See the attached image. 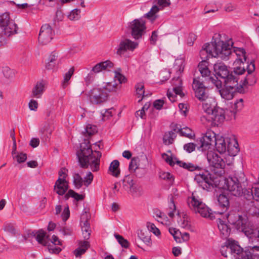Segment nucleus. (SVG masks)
I'll list each match as a JSON object with an SVG mask.
<instances>
[{
    "label": "nucleus",
    "instance_id": "obj_49",
    "mask_svg": "<svg viewBox=\"0 0 259 259\" xmlns=\"http://www.w3.org/2000/svg\"><path fill=\"white\" fill-rule=\"evenodd\" d=\"M114 73V80L112 81L116 82V84H118V88L119 89L120 87V84L124 82L125 78L118 71H115Z\"/></svg>",
    "mask_w": 259,
    "mask_h": 259
},
{
    "label": "nucleus",
    "instance_id": "obj_38",
    "mask_svg": "<svg viewBox=\"0 0 259 259\" xmlns=\"http://www.w3.org/2000/svg\"><path fill=\"white\" fill-rule=\"evenodd\" d=\"M176 137V134L175 132L172 131L166 132L163 137V143L166 145L171 144Z\"/></svg>",
    "mask_w": 259,
    "mask_h": 259
},
{
    "label": "nucleus",
    "instance_id": "obj_17",
    "mask_svg": "<svg viewBox=\"0 0 259 259\" xmlns=\"http://www.w3.org/2000/svg\"><path fill=\"white\" fill-rule=\"evenodd\" d=\"M53 36V31L52 27L48 24H45L40 28L38 38V41L41 45H47L51 41Z\"/></svg>",
    "mask_w": 259,
    "mask_h": 259
},
{
    "label": "nucleus",
    "instance_id": "obj_12",
    "mask_svg": "<svg viewBox=\"0 0 259 259\" xmlns=\"http://www.w3.org/2000/svg\"><path fill=\"white\" fill-rule=\"evenodd\" d=\"M231 143L233 144L234 148L236 149V151L238 152V144L237 141L234 138L232 140L228 138L225 139L223 137L217 135L214 143L217 150L221 154H222L225 153L227 149L228 151L230 150Z\"/></svg>",
    "mask_w": 259,
    "mask_h": 259
},
{
    "label": "nucleus",
    "instance_id": "obj_19",
    "mask_svg": "<svg viewBox=\"0 0 259 259\" xmlns=\"http://www.w3.org/2000/svg\"><path fill=\"white\" fill-rule=\"evenodd\" d=\"M156 1L158 6L156 5L153 6L150 11L144 15L145 17L148 18L152 22L154 21L156 19L157 17L156 14L158 13L160 10L169 6L170 4L169 0Z\"/></svg>",
    "mask_w": 259,
    "mask_h": 259
},
{
    "label": "nucleus",
    "instance_id": "obj_54",
    "mask_svg": "<svg viewBox=\"0 0 259 259\" xmlns=\"http://www.w3.org/2000/svg\"><path fill=\"white\" fill-rule=\"evenodd\" d=\"M179 132L181 135L189 138H192L194 136V134L192 130L190 128L187 127L181 128L179 131Z\"/></svg>",
    "mask_w": 259,
    "mask_h": 259
},
{
    "label": "nucleus",
    "instance_id": "obj_29",
    "mask_svg": "<svg viewBox=\"0 0 259 259\" xmlns=\"http://www.w3.org/2000/svg\"><path fill=\"white\" fill-rule=\"evenodd\" d=\"M45 88L44 81L37 82L32 90V96L36 98H40L43 94Z\"/></svg>",
    "mask_w": 259,
    "mask_h": 259
},
{
    "label": "nucleus",
    "instance_id": "obj_39",
    "mask_svg": "<svg viewBox=\"0 0 259 259\" xmlns=\"http://www.w3.org/2000/svg\"><path fill=\"white\" fill-rule=\"evenodd\" d=\"M35 237L39 244L43 246L48 245V242L46 240V238L48 237L46 236V233L44 231L42 230L37 231L35 235Z\"/></svg>",
    "mask_w": 259,
    "mask_h": 259
},
{
    "label": "nucleus",
    "instance_id": "obj_25",
    "mask_svg": "<svg viewBox=\"0 0 259 259\" xmlns=\"http://www.w3.org/2000/svg\"><path fill=\"white\" fill-rule=\"evenodd\" d=\"M199 100L203 102L202 109L204 112L207 114V116L218 107L215 99L209 97L208 95L206 96V98Z\"/></svg>",
    "mask_w": 259,
    "mask_h": 259
},
{
    "label": "nucleus",
    "instance_id": "obj_3",
    "mask_svg": "<svg viewBox=\"0 0 259 259\" xmlns=\"http://www.w3.org/2000/svg\"><path fill=\"white\" fill-rule=\"evenodd\" d=\"M118 89V84L115 81L104 82L101 87L92 90L91 101L94 104L103 102L106 100L109 93L116 92Z\"/></svg>",
    "mask_w": 259,
    "mask_h": 259
},
{
    "label": "nucleus",
    "instance_id": "obj_51",
    "mask_svg": "<svg viewBox=\"0 0 259 259\" xmlns=\"http://www.w3.org/2000/svg\"><path fill=\"white\" fill-rule=\"evenodd\" d=\"M139 165V159L138 158L134 157L132 159L129 165V170L131 172H135L138 169Z\"/></svg>",
    "mask_w": 259,
    "mask_h": 259
},
{
    "label": "nucleus",
    "instance_id": "obj_15",
    "mask_svg": "<svg viewBox=\"0 0 259 259\" xmlns=\"http://www.w3.org/2000/svg\"><path fill=\"white\" fill-rule=\"evenodd\" d=\"M255 69V64L254 61H251L248 65L247 67V74L244 77L243 80L240 81V86L241 88L243 86L253 85L256 82V77L255 75L253 73Z\"/></svg>",
    "mask_w": 259,
    "mask_h": 259
},
{
    "label": "nucleus",
    "instance_id": "obj_6",
    "mask_svg": "<svg viewBox=\"0 0 259 259\" xmlns=\"http://www.w3.org/2000/svg\"><path fill=\"white\" fill-rule=\"evenodd\" d=\"M225 244L229 248V253H232L238 255L239 259H242L243 257L246 256L244 253L246 252L249 254V259H252L254 255H256L254 253V252L255 251H259V245L249 246L247 250L243 251L242 249L238 244L237 242L231 238L228 239Z\"/></svg>",
    "mask_w": 259,
    "mask_h": 259
},
{
    "label": "nucleus",
    "instance_id": "obj_35",
    "mask_svg": "<svg viewBox=\"0 0 259 259\" xmlns=\"http://www.w3.org/2000/svg\"><path fill=\"white\" fill-rule=\"evenodd\" d=\"M198 70L203 77L209 76L210 74V71L208 68V62L205 60L200 62L198 65Z\"/></svg>",
    "mask_w": 259,
    "mask_h": 259
},
{
    "label": "nucleus",
    "instance_id": "obj_8",
    "mask_svg": "<svg viewBox=\"0 0 259 259\" xmlns=\"http://www.w3.org/2000/svg\"><path fill=\"white\" fill-rule=\"evenodd\" d=\"M0 27L6 36H9L17 33V26L7 13L0 15Z\"/></svg>",
    "mask_w": 259,
    "mask_h": 259
},
{
    "label": "nucleus",
    "instance_id": "obj_61",
    "mask_svg": "<svg viewBox=\"0 0 259 259\" xmlns=\"http://www.w3.org/2000/svg\"><path fill=\"white\" fill-rule=\"evenodd\" d=\"M93 175L91 172H88L85 177H84L83 179L84 185L88 187L93 181Z\"/></svg>",
    "mask_w": 259,
    "mask_h": 259
},
{
    "label": "nucleus",
    "instance_id": "obj_10",
    "mask_svg": "<svg viewBox=\"0 0 259 259\" xmlns=\"http://www.w3.org/2000/svg\"><path fill=\"white\" fill-rule=\"evenodd\" d=\"M68 170L62 168L59 171V178L56 181L54 190L59 195H64L68 189V183L66 180Z\"/></svg>",
    "mask_w": 259,
    "mask_h": 259
},
{
    "label": "nucleus",
    "instance_id": "obj_36",
    "mask_svg": "<svg viewBox=\"0 0 259 259\" xmlns=\"http://www.w3.org/2000/svg\"><path fill=\"white\" fill-rule=\"evenodd\" d=\"M90 246L89 242L87 240L80 241L79 243V247L76 249L74 251L75 256L78 257L83 254L90 247Z\"/></svg>",
    "mask_w": 259,
    "mask_h": 259
},
{
    "label": "nucleus",
    "instance_id": "obj_48",
    "mask_svg": "<svg viewBox=\"0 0 259 259\" xmlns=\"http://www.w3.org/2000/svg\"><path fill=\"white\" fill-rule=\"evenodd\" d=\"M218 201L220 206L227 209L229 205V201L228 198L223 194H221L219 196Z\"/></svg>",
    "mask_w": 259,
    "mask_h": 259
},
{
    "label": "nucleus",
    "instance_id": "obj_28",
    "mask_svg": "<svg viewBox=\"0 0 259 259\" xmlns=\"http://www.w3.org/2000/svg\"><path fill=\"white\" fill-rule=\"evenodd\" d=\"M113 66V64L112 62L106 60L99 62L94 66L92 68V71L97 74L103 71L109 70Z\"/></svg>",
    "mask_w": 259,
    "mask_h": 259
},
{
    "label": "nucleus",
    "instance_id": "obj_56",
    "mask_svg": "<svg viewBox=\"0 0 259 259\" xmlns=\"http://www.w3.org/2000/svg\"><path fill=\"white\" fill-rule=\"evenodd\" d=\"M114 236L119 242V243L123 247L127 248L129 245L128 242L127 240L125 239L121 236L118 234H114Z\"/></svg>",
    "mask_w": 259,
    "mask_h": 259
},
{
    "label": "nucleus",
    "instance_id": "obj_33",
    "mask_svg": "<svg viewBox=\"0 0 259 259\" xmlns=\"http://www.w3.org/2000/svg\"><path fill=\"white\" fill-rule=\"evenodd\" d=\"M58 57V53L53 52L50 55L48 59V62L46 65V68L48 70H52L56 66V61Z\"/></svg>",
    "mask_w": 259,
    "mask_h": 259
},
{
    "label": "nucleus",
    "instance_id": "obj_50",
    "mask_svg": "<svg viewBox=\"0 0 259 259\" xmlns=\"http://www.w3.org/2000/svg\"><path fill=\"white\" fill-rule=\"evenodd\" d=\"M69 197L74 198L76 201L81 200L84 198L83 195L78 194L71 190H70L64 196L65 199H68Z\"/></svg>",
    "mask_w": 259,
    "mask_h": 259
},
{
    "label": "nucleus",
    "instance_id": "obj_16",
    "mask_svg": "<svg viewBox=\"0 0 259 259\" xmlns=\"http://www.w3.org/2000/svg\"><path fill=\"white\" fill-rule=\"evenodd\" d=\"M173 89L172 91L168 90L167 92V96L171 102L175 101L176 95H179L181 98L184 97L185 94L182 91V80L179 77L174 78L172 81Z\"/></svg>",
    "mask_w": 259,
    "mask_h": 259
},
{
    "label": "nucleus",
    "instance_id": "obj_22",
    "mask_svg": "<svg viewBox=\"0 0 259 259\" xmlns=\"http://www.w3.org/2000/svg\"><path fill=\"white\" fill-rule=\"evenodd\" d=\"M217 136L211 131H207L205 135L200 139V146L202 150H206L212 143H215Z\"/></svg>",
    "mask_w": 259,
    "mask_h": 259
},
{
    "label": "nucleus",
    "instance_id": "obj_53",
    "mask_svg": "<svg viewBox=\"0 0 259 259\" xmlns=\"http://www.w3.org/2000/svg\"><path fill=\"white\" fill-rule=\"evenodd\" d=\"M83 182V180L81 177L78 174H75L73 176V183L75 187L79 189L80 188Z\"/></svg>",
    "mask_w": 259,
    "mask_h": 259
},
{
    "label": "nucleus",
    "instance_id": "obj_21",
    "mask_svg": "<svg viewBox=\"0 0 259 259\" xmlns=\"http://www.w3.org/2000/svg\"><path fill=\"white\" fill-rule=\"evenodd\" d=\"M162 158L165 161L169 163L171 166H173L175 164H177L181 167H184L189 170L193 171L196 169L198 167L191 163L183 162L179 160H177L176 158L173 159L170 156L166 154H163Z\"/></svg>",
    "mask_w": 259,
    "mask_h": 259
},
{
    "label": "nucleus",
    "instance_id": "obj_60",
    "mask_svg": "<svg viewBox=\"0 0 259 259\" xmlns=\"http://www.w3.org/2000/svg\"><path fill=\"white\" fill-rule=\"evenodd\" d=\"M251 193V195H249V197H253L256 201H259V187H252Z\"/></svg>",
    "mask_w": 259,
    "mask_h": 259
},
{
    "label": "nucleus",
    "instance_id": "obj_55",
    "mask_svg": "<svg viewBox=\"0 0 259 259\" xmlns=\"http://www.w3.org/2000/svg\"><path fill=\"white\" fill-rule=\"evenodd\" d=\"M53 128L49 123H45L44 126L41 129V132L45 136H47L48 137L49 136L51 135L52 132H53Z\"/></svg>",
    "mask_w": 259,
    "mask_h": 259
},
{
    "label": "nucleus",
    "instance_id": "obj_57",
    "mask_svg": "<svg viewBox=\"0 0 259 259\" xmlns=\"http://www.w3.org/2000/svg\"><path fill=\"white\" fill-rule=\"evenodd\" d=\"M147 227L149 231L152 232L156 236H159L160 234L159 230L155 226V225L151 223H147Z\"/></svg>",
    "mask_w": 259,
    "mask_h": 259
},
{
    "label": "nucleus",
    "instance_id": "obj_43",
    "mask_svg": "<svg viewBox=\"0 0 259 259\" xmlns=\"http://www.w3.org/2000/svg\"><path fill=\"white\" fill-rule=\"evenodd\" d=\"M2 72L4 76L9 79L13 78L16 74L15 70L8 66L3 67Z\"/></svg>",
    "mask_w": 259,
    "mask_h": 259
},
{
    "label": "nucleus",
    "instance_id": "obj_62",
    "mask_svg": "<svg viewBox=\"0 0 259 259\" xmlns=\"http://www.w3.org/2000/svg\"><path fill=\"white\" fill-rule=\"evenodd\" d=\"M38 107V102L35 100L31 99L28 103L29 109L31 111H36Z\"/></svg>",
    "mask_w": 259,
    "mask_h": 259
},
{
    "label": "nucleus",
    "instance_id": "obj_41",
    "mask_svg": "<svg viewBox=\"0 0 259 259\" xmlns=\"http://www.w3.org/2000/svg\"><path fill=\"white\" fill-rule=\"evenodd\" d=\"M80 226L83 238L87 241L90 238L91 232L90 225L89 222H85V224H80Z\"/></svg>",
    "mask_w": 259,
    "mask_h": 259
},
{
    "label": "nucleus",
    "instance_id": "obj_23",
    "mask_svg": "<svg viewBox=\"0 0 259 259\" xmlns=\"http://www.w3.org/2000/svg\"><path fill=\"white\" fill-rule=\"evenodd\" d=\"M192 87L195 92L196 97L199 100L203 99L204 98H206V96H208L205 86L199 79H194Z\"/></svg>",
    "mask_w": 259,
    "mask_h": 259
},
{
    "label": "nucleus",
    "instance_id": "obj_31",
    "mask_svg": "<svg viewBox=\"0 0 259 259\" xmlns=\"http://www.w3.org/2000/svg\"><path fill=\"white\" fill-rule=\"evenodd\" d=\"M247 232L245 235L249 239L250 241L251 242H259V229H253L251 226L248 231Z\"/></svg>",
    "mask_w": 259,
    "mask_h": 259
},
{
    "label": "nucleus",
    "instance_id": "obj_14",
    "mask_svg": "<svg viewBox=\"0 0 259 259\" xmlns=\"http://www.w3.org/2000/svg\"><path fill=\"white\" fill-rule=\"evenodd\" d=\"M225 110L219 107L216 108L213 112L206 117L204 116L201 117V120L202 121H203V119L207 120L213 125H219L222 123L225 120Z\"/></svg>",
    "mask_w": 259,
    "mask_h": 259
},
{
    "label": "nucleus",
    "instance_id": "obj_37",
    "mask_svg": "<svg viewBox=\"0 0 259 259\" xmlns=\"http://www.w3.org/2000/svg\"><path fill=\"white\" fill-rule=\"evenodd\" d=\"M119 162L117 160H113L109 167V172L115 177H118L120 174Z\"/></svg>",
    "mask_w": 259,
    "mask_h": 259
},
{
    "label": "nucleus",
    "instance_id": "obj_2",
    "mask_svg": "<svg viewBox=\"0 0 259 259\" xmlns=\"http://www.w3.org/2000/svg\"><path fill=\"white\" fill-rule=\"evenodd\" d=\"M101 153L96 150L93 151L88 141L80 144V150L78 153L79 163L82 167L89 166L93 171L99 170Z\"/></svg>",
    "mask_w": 259,
    "mask_h": 259
},
{
    "label": "nucleus",
    "instance_id": "obj_7",
    "mask_svg": "<svg viewBox=\"0 0 259 259\" xmlns=\"http://www.w3.org/2000/svg\"><path fill=\"white\" fill-rule=\"evenodd\" d=\"M127 29L135 39H139L146 33V21L143 18H137L127 24Z\"/></svg>",
    "mask_w": 259,
    "mask_h": 259
},
{
    "label": "nucleus",
    "instance_id": "obj_30",
    "mask_svg": "<svg viewBox=\"0 0 259 259\" xmlns=\"http://www.w3.org/2000/svg\"><path fill=\"white\" fill-rule=\"evenodd\" d=\"M138 236L143 242L147 245L151 246L152 245V241L151 239V235L149 231L146 230H141L138 232Z\"/></svg>",
    "mask_w": 259,
    "mask_h": 259
},
{
    "label": "nucleus",
    "instance_id": "obj_64",
    "mask_svg": "<svg viewBox=\"0 0 259 259\" xmlns=\"http://www.w3.org/2000/svg\"><path fill=\"white\" fill-rule=\"evenodd\" d=\"M15 158L17 159V161L18 163H22L25 161L27 159V155L24 153H18L17 155L15 156Z\"/></svg>",
    "mask_w": 259,
    "mask_h": 259
},
{
    "label": "nucleus",
    "instance_id": "obj_4",
    "mask_svg": "<svg viewBox=\"0 0 259 259\" xmlns=\"http://www.w3.org/2000/svg\"><path fill=\"white\" fill-rule=\"evenodd\" d=\"M228 222L233 225L236 229L243 232L245 235L248 231L251 224L248 221V218L245 214H240L236 210H231L227 215Z\"/></svg>",
    "mask_w": 259,
    "mask_h": 259
},
{
    "label": "nucleus",
    "instance_id": "obj_59",
    "mask_svg": "<svg viewBox=\"0 0 259 259\" xmlns=\"http://www.w3.org/2000/svg\"><path fill=\"white\" fill-rule=\"evenodd\" d=\"M114 110L113 108L106 110L104 113H102L103 120H107L114 114Z\"/></svg>",
    "mask_w": 259,
    "mask_h": 259
},
{
    "label": "nucleus",
    "instance_id": "obj_32",
    "mask_svg": "<svg viewBox=\"0 0 259 259\" xmlns=\"http://www.w3.org/2000/svg\"><path fill=\"white\" fill-rule=\"evenodd\" d=\"M195 181L203 189L207 188V186L210 184L209 178L205 175H197L195 178Z\"/></svg>",
    "mask_w": 259,
    "mask_h": 259
},
{
    "label": "nucleus",
    "instance_id": "obj_26",
    "mask_svg": "<svg viewBox=\"0 0 259 259\" xmlns=\"http://www.w3.org/2000/svg\"><path fill=\"white\" fill-rule=\"evenodd\" d=\"M233 52H234L237 56V58L234 61L233 65H237V64H244L247 59L245 50L242 48L232 47V53Z\"/></svg>",
    "mask_w": 259,
    "mask_h": 259
},
{
    "label": "nucleus",
    "instance_id": "obj_27",
    "mask_svg": "<svg viewBox=\"0 0 259 259\" xmlns=\"http://www.w3.org/2000/svg\"><path fill=\"white\" fill-rule=\"evenodd\" d=\"M213 70L218 76L223 79L231 73L228 66L222 62L215 63L213 65Z\"/></svg>",
    "mask_w": 259,
    "mask_h": 259
},
{
    "label": "nucleus",
    "instance_id": "obj_24",
    "mask_svg": "<svg viewBox=\"0 0 259 259\" xmlns=\"http://www.w3.org/2000/svg\"><path fill=\"white\" fill-rule=\"evenodd\" d=\"M224 79V85L226 86L227 88H232L237 91V92H241L242 88H241L240 84L239 85L240 79L239 77L235 76L231 72Z\"/></svg>",
    "mask_w": 259,
    "mask_h": 259
},
{
    "label": "nucleus",
    "instance_id": "obj_45",
    "mask_svg": "<svg viewBox=\"0 0 259 259\" xmlns=\"http://www.w3.org/2000/svg\"><path fill=\"white\" fill-rule=\"evenodd\" d=\"M159 177L161 179L167 181L169 184L172 185L174 181L173 176L168 172L160 171Z\"/></svg>",
    "mask_w": 259,
    "mask_h": 259
},
{
    "label": "nucleus",
    "instance_id": "obj_42",
    "mask_svg": "<svg viewBox=\"0 0 259 259\" xmlns=\"http://www.w3.org/2000/svg\"><path fill=\"white\" fill-rule=\"evenodd\" d=\"M244 64H237V65H234V67L233 68V71L231 72L239 77L240 75H242L244 74L246 71V69L244 66Z\"/></svg>",
    "mask_w": 259,
    "mask_h": 259
},
{
    "label": "nucleus",
    "instance_id": "obj_11",
    "mask_svg": "<svg viewBox=\"0 0 259 259\" xmlns=\"http://www.w3.org/2000/svg\"><path fill=\"white\" fill-rule=\"evenodd\" d=\"M122 184L123 189L128 194L134 197H140L143 194L141 187L130 177H125L123 180Z\"/></svg>",
    "mask_w": 259,
    "mask_h": 259
},
{
    "label": "nucleus",
    "instance_id": "obj_47",
    "mask_svg": "<svg viewBox=\"0 0 259 259\" xmlns=\"http://www.w3.org/2000/svg\"><path fill=\"white\" fill-rule=\"evenodd\" d=\"M74 72V68H70L67 72H66L64 76V80L62 83V85L63 88H65L68 84V81L70 79L72 75Z\"/></svg>",
    "mask_w": 259,
    "mask_h": 259
},
{
    "label": "nucleus",
    "instance_id": "obj_34",
    "mask_svg": "<svg viewBox=\"0 0 259 259\" xmlns=\"http://www.w3.org/2000/svg\"><path fill=\"white\" fill-rule=\"evenodd\" d=\"M218 228L224 237H227L230 234L231 229L225 222L219 219L218 221Z\"/></svg>",
    "mask_w": 259,
    "mask_h": 259
},
{
    "label": "nucleus",
    "instance_id": "obj_5",
    "mask_svg": "<svg viewBox=\"0 0 259 259\" xmlns=\"http://www.w3.org/2000/svg\"><path fill=\"white\" fill-rule=\"evenodd\" d=\"M187 203L189 208L196 213H199L203 218H209L212 220L214 216L212 211L198 197L192 196L188 198Z\"/></svg>",
    "mask_w": 259,
    "mask_h": 259
},
{
    "label": "nucleus",
    "instance_id": "obj_9",
    "mask_svg": "<svg viewBox=\"0 0 259 259\" xmlns=\"http://www.w3.org/2000/svg\"><path fill=\"white\" fill-rule=\"evenodd\" d=\"M208 80L215 86L221 98L225 100L229 101L232 100L234 98L235 93L237 92V91L232 88H227L224 85V87H222V81L219 80L217 77H209Z\"/></svg>",
    "mask_w": 259,
    "mask_h": 259
},
{
    "label": "nucleus",
    "instance_id": "obj_52",
    "mask_svg": "<svg viewBox=\"0 0 259 259\" xmlns=\"http://www.w3.org/2000/svg\"><path fill=\"white\" fill-rule=\"evenodd\" d=\"M97 132V130L96 125L88 124L84 128V131H83L82 133L84 134H87L90 136L95 134Z\"/></svg>",
    "mask_w": 259,
    "mask_h": 259
},
{
    "label": "nucleus",
    "instance_id": "obj_46",
    "mask_svg": "<svg viewBox=\"0 0 259 259\" xmlns=\"http://www.w3.org/2000/svg\"><path fill=\"white\" fill-rule=\"evenodd\" d=\"M80 10L75 9L70 12L67 17L71 21H77L80 18Z\"/></svg>",
    "mask_w": 259,
    "mask_h": 259
},
{
    "label": "nucleus",
    "instance_id": "obj_18",
    "mask_svg": "<svg viewBox=\"0 0 259 259\" xmlns=\"http://www.w3.org/2000/svg\"><path fill=\"white\" fill-rule=\"evenodd\" d=\"M207 159L209 165L214 168L222 169L225 166L223 157L213 151L208 152Z\"/></svg>",
    "mask_w": 259,
    "mask_h": 259
},
{
    "label": "nucleus",
    "instance_id": "obj_20",
    "mask_svg": "<svg viewBox=\"0 0 259 259\" xmlns=\"http://www.w3.org/2000/svg\"><path fill=\"white\" fill-rule=\"evenodd\" d=\"M138 46V43L127 38L121 39L117 46V54L121 55L127 51H133Z\"/></svg>",
    "mask_w": 259,
    "mask_h": 259
},
{
    "label": "nucleus",
    "instance_id": "obj_63",
    "mask_svg": "<svg viewBox=\"0 0 259 259\" xmlns=\"http://www.w3.org/2000/svg\"><path fill=\"white\" fill-rule=\"evenodd\" d=\"M95 74H96L92 71L91 70L90 72L85 77L84 81L87 85H89L93 81L95 77Z\"/></svg>",
    "mask_w": 259,
    "mask_h": 259
},
{
    "label": "nucleus",
    "instance_id": "obj_58",
    "mask_svg": "<svg viewBox=\"0 0 259 259\" xmlns=\"http://www.w3.org/2000/svg\"><path fill=\"white\" fill-rule=\"evenodd\" d=\"M197 147L198 148L200 149V146H199L197 144H195L192 143H190L185 144L184 146V149L189 153H190L194 150H195L196 147Z\"/></svg>",
    "mask_w": 259,
    "mask_h": 259
},
{
    "label": "nucleus",
    "instance_id": "obj_1",
    "mask_svg": "<svg viewBox=\"0 0 259 259\" xmlns=\"http://www.w3.org/2000/svg\"><path fill=\"white\" fill-rule=\"evenodd\" d=\"M233 42L232 41H225L222 39V36L218 34L210 43L205 44L200 52L201 58L206 53L212 57L220 58L224 61L229 60L233 56Z\"/></svg>",
    "mask_w": 259,
    "mask_h": 259
},
{
    "label": "nucleus",
    "instance_id": "obj_44",
    "mask_svg": "<svg viewBox=\"0 0 259 259\" xmlns=\"http://www.w3.org/2000/svg\"><path fill=\"white\" fill-rule=\"evenodd\" d=\"M144 85L143 83H138L136 86V93L138 98H139L138 102H141L143 97L145 96L144 90Z\"/></svg>",
    "mask_w": 259,
    "mask_h": 259
},
{
    "label": "nucleus",
    "instance_id": "obj_13",
    "mask_svg": "<svg viewBox=\"0 0 259 259\" xmlns=\"http://www.w3.org/2000/svg\"><path fill=\"white\" fill-rule=\"evenodd\" d=\"M223 181L225 183L223 188L230 191L232 195L239 196L242 194L243 189L236 177L223 179Z\"/></svg>",
    "mask_w": 259,
    "mask_h": 259
},
{
    "label": "nucleus",
    "instance_id": "obj_40",
    "mask_svg": "<svg viewBox=\"0 0 259 259\" xmlns=\"http://www.w3.org/2000/svg\"><path fill=\"white\" fill-rule=\"evenodd\" d=\"M243 107V101L242 99H240L236 100L232 107V110L231 111L234 118H235L237 113L240 111Z\"/></svg>",
    "mask_w": 259,
    "mask_h": 259
}]
</instances>
